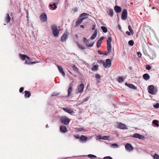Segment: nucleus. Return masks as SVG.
<instances>
[{
    "label": "nucleus",
    "mask_w": 159,
    "mask_h": 159,
    "mask_svg": "<svg viewBox=\"0 0 159 159\" xmlns=\"http://www.w3.org/2000/svg\"><path fill=\"white\" fill-rule=\"evenodd\" d=\"M39 18L42 22H45L47 20V16L45 13H42L40 16Z\"/></svg>",
    "instance_id": "obj_8"
},
{
    "label": "nucleus",
    "mask_w": 159,
    "mask_h": 159,
    "mask_svg": "<svg viewBox=\"0 0 159 159\" xmlns=\"http://www.w3.org/2000/svg\"><path fill=\"white\" fill-rule=\"evenodd\" d=\"M24 90V88L23 87H21L19 90V92L20 93H22L23 92Z\"/></svg>",
    "instance_id": "obj_51"
},
{
    "label": "nucleus",
    "mask_w": 159,
    "mask_h": 159,
    "mask_svg": "<svg viewBox=\"0 0 159 159\" xmlns=\"http://www.w3.org/2000/svg\"><path fill=\"white\" fill-rule=\"evenodd\" d=\"M62 109L64 110L66 112L70 114H72L74 113V111L73 110V109H72L70 107H66V108H62Z\"/></svg>",
    "instance_id": "obj_11"
},
{
    "label": "nucleus",
    "mask_w": 159,
    "mask_h": 159,
    "mask_svg": "<svg viewBox=\"0 0 159 159\" xmlns=\"http://www.w3.org/2000/svg\"><path fill=\"white\" fill-rule=\"evenodd\" d=\"M137 55L139 58L140 57H141L142 56V54L141 53L139 52H137Z\"/></svg>",
    "instance_id": "obj_49"
},
{
    "label": "nucleus",
    "mask_w": 159,
    "mask_h": 159,
    "mask_svg": "<svg viewBox=\"0 0 159 159\" xmlns=\"http://www.w3.org/2000/svg\"><path fill=\"white\" fill-rule=\"evenodd\" d=\"M11 20V17H10L9 14H7V16L5 18V20L7 23H9Z\"/></svg>",
    "instance_id": "obj_22"
},
{
    "label": "nucleus",
    "mask_w": 159,
    "mask_h": 159,
    "mask_svg": "<svg viewBox=\"0 0 159 159\" xmlns=\"http://www.w3.org/2000/svg\"><path fill=\"white\" fill-rule=\"evenodd\" d=\"M25 63L26 64H30V62H28L27 61H26Z\"/></svg>",
    "instance_id": "obj_61"
},
{
    "label": "nucleus",
    "mask_w": 159,
    "mask_h": 159,
    "mask_svg": "<svg viewBox=\"0 0 159 159\" xmlns=\"http://www.w3.org/2000/svg\"><path fill=\"white\" fill-rule=\"evenodd\" d=\"M57 66L59 70V72L62 74V75L64 76L65 75V73L63 71L62 67L61 66L59 65H57Z\"/></svg>",
    "instance_id": "obj_18"
},
{
    "label": "nucleus",
    "mask_w": 159,
    "mask_h": 159,
    "mask_svg": "<svg viewBox=\"0 0 159 159\" xmlns=\"http://www.w3.org/2000/svg\"><path fill=\"white\" fill-rule=\"evenodd\" d=\"M143 79L146 80H148L150 78L149 75L147 73L144 74H143Z\"/></svg>",
    "instance_id": "obj_21"
},
{
    "label": "nucleus",
    "mask_w": 159,
    "mask_h": 159,
    "mask_svg": "<svg viewBox=\"0 0 159 159\" xmlns=\"http://www.w3.org/2000/svg\"><path fill=\"white\" fill-rule=\"evenodd\" d=\"M74 136L76 139H79L80 138V136L78 134H75L74 135Z\"/></svg>",
    "instance_id": "obj_53"
},
{
    "label": "nucleus",
    "mask_w": 159,
    "mask_h": 159,
    "mask_svg": "<svg viewBox=\"0 0 159 159\" xmlns=\"http://www.w3.org/2000/svg\"><path fill=\"white\" fill-rule=\"evenodd\" d=\"M72 91V87H70L68 89V94L67 96V97H69L70 96L71 92Z\"/></svg>",
    "instance_id": "obj_27"
},
{
    "label": "nucleus",
    "mask_w": 159,
    "mask_h": 159,
    "mask_svg": "<svg viewBox=\"0 0 159 159\" xmlns=\"http://www.w3.org/2000/svg\"><path fill=\"white\" fill-rule=\"evenodd\" d=\"M91 70L93 71H97L98 70V65H95L92 68Z\"/></svg>",
    "instance_id": "obj_30"
},
{
    "label": "nucleus",
    "mask_w": 159,
    "mask_h": 159,
    "mask_svg": "<svg viewBox=\"0 0 159 159\" xmlns=\"http://www.w3.org/2000/svg\"><path fill=\"white\" fill-rule=\"evenodd\" d=\"M73 85V82H71L70 84V87H72Z\"/></svg>",
    "instance_id": "obj_63"
},
{
    "label": "nucleus",
    "mask_w": 159,
    "mask_h": 159,
    "mask_svg": "<svg viewBox=\"0 0 159 159\" xmlns=\"http://www.w3.org/2000/svg\"><path fill=\"white\" fill-rule=\"evenodd\" d=\"M81 142H85L87 139V137L84 135H81L79 139Z\"/></svg>",
    "instance_id": "obj_17"
},
{
    "label": "nucleus",
    "mask_w": 159,
    "mask_h": 159,
    "mask_svg": "<svg viewBox=\"0 0 159 159\" xmlns=\"http://www.w3.org/2000/svg\"><path fill=\"white\" fill-rule=\"evenodd\" d=\"M77 45L79 47V48L82 50H84L85 48V47L84 46H83L81 44L77 42Z\"/></svg>",
    "instance_id": "obj_28"
},
{
    "label": "nucleus",
    "mask_w": 159,
    "mask_h": 159,
    "mask_svg": "<svg viewBox=\"0 0 159 159\" xmlns=\"http://www.w3.org/2000/svg\"><path fill=\"white\" fill-rule=\"evenodd\" d=\"M95 25H93L92 26V30H94L95 29Z\"/></svg>",
    "instance_id": "obj_59"
},
{
    "label": "nucleus",
    "mask_w": 159,
    "mask_h": 159,
    "mask_svg": "<svg viewBox=\"0 0 159 159\" xmlns=\"http://www.w3.org/2000/svg\"><path fill=\"white\" fill-rule=\"evenodd\" d=\"M127 10L126 9H124L121 14V19L123 20H125L127 18Z\"/></svg>",
    "instance_id": "obj_9"
},
{
    "label": "nucleus",
    "mask_w": 159,
    "mask_h": 159,
    "mask_svg": "<svg viewBox=\"0 0 159 159\" xmlns=\"http://www.w3.org/2000/svg\"><path fill=\"white\" fill-rule=\"evenodd\" d=\"M51 27V30L54 36L56 37H58L60 30L57 29V25H52Z\"/></svg>",
    "instance_id": "obj_1"
},
{
    "label": "nucleus",
    "mask_w": 159,
    "mask_h": 159,
    "mask_svg": "<svg viewBox=\"0 0 159 159\" xmlns=\"http://www.w3.org/2000/svg\"><path fill=\"white\" fill-rule=\"evenodd\" d=\"M102 42L98 40L97 43V46L98 48H99L100 47Z\"/></svg>",
    "instance_id": "obj_38"
},
{
    "label": "nucleus",
    "mask_w": 159,
    "mask_h": 159,
    "mask_svg": "<svg viewBox=\"0 0 159 159\" xmlns=\"http://www.w3.org/2000/svg\"><path fill=\"white\" fill-rule=\"evenodd\" d=\"M119 147L118 144H117L116 143H114L113 144H112L111 145V148H118Z\"/></svg>",
    "instance_id": "obj_37"
},
{
    "label": "nucleus",
    "mask_w": 159,
    "mask_h": 159,
    "mask_svg": "<svg viewBox=\"0 0 159 159\" xmlns=\"http://www.w3.org/2000/svg\"><path fill=\"white\" fill-rule=\"evenodd\" d=\"M94 44V42L91 43L90 44L86 43V46L88 47H92Z\"/></svg>",
    "instance_id": "obj_42"
},
{
    "label": "nucleus",
    "mask_w": 159,
    "mask_h": 159,
    "mask_svg": "<svg viewBox=\"0 0 159 159\" xmlns=\"http://www.w3.org/2000/svg\"><path fill=\"white\" fill-rule=\"evenodd\" d=\"M73 68L74 69V70L76 71H78V68L76 67L75 66V65H74L73 66Z\"/></svg>",
    "instance_id": "obj_47"
},
{
    "label": "nucleus",
    "mask_w": 159,
    "mask_h": 159,
    "mask_svg": "<svg viewBox=\"0 0 159 159\" xmlns=\"http://www.w3.org/2000/svg\"><path fill=\"white\" fill-rule=\"evenodd\" d=\"M154 159H159V156L157 154H155L153 156Z\"/></svg>",
    "instance_id": "obj_44"
},
{
    "label": "nucleus",
    "mask_w": 159,
    "mask_h": 159,
    "mask_svg": "<svg viewBox=\"0 0 159 159\" xmlns=\"http://www.w3.org/2000/svg\"><path fill=\"white\" fill-rule=\"evenodd\" d=\"M133 137L135 138H137L142 140H144L145 138V137L138 133H135L133 135Z\"/></svg>",
    "instance_id": "obj_10"
},
{
    "label": "nucleus",
    "mask_w": 159,
    "mask_h": 159,
    "mask_svg": "<svg viewBox=\"0 0 159 159\" xmlns=\"http://www.w3.org/2000/svg\"><path fill=\"white\" fill-rule=\"evenodd\" d=\"M128 44L131 46H133L134 44V42L132 40H130L128 42Z\"/></svg>",
    "instance_id": "obj_39"
},
{
    "label": "nucleus",
    "mask_w": 159,
    "mask_h": 159,
    "mask_svg": "<svg viewBox=\"0 0 159 159\" xmlns=\"http://www.w3.org/2000/svg\"><path fill=\"white\" fill-rule=\"evenodd\" d=\"M125 85L130 88L133 89H136V87L132 84L127 83L126 82L125 83Z\"/></svg>",
    "instance_id": "obj_20"
},
{
    "label": "nucleus",
    "mask_w": 159,
    "mask_h": 159,
    "mask_svg": "<svg viewBox=\"0 0 159 159\" xmlns=\"http://www.w3.org/2000/svg\"><path fill=\"white\" fill-rule=\"evenodd\" d=\"M108 15L111 17H112L113 15L114 11L112 9H110L109 11L107 12Z\"/></svg>",
    "instance_id": "obj_25"
},
{
    "label": "nucleus",
    "mask_w": 159,
    "mask_h": 159,
    "mask_svg": "<svg viewBox=\"0 0 159 159\" xmlns=\"http://www.w3.org/2000/svg\"><path fill=\"white\" fill-rule=\"evenodd\" d=\"M68 34L66 33H64L63 35L61 37V42L65 41L67 39Z\"/></svg>",
    "instance_id": "obj_15"
},
{
    "label": "nucleus",
    "mask_w": 159,
    "mask_h": 159,
    "mask_svg": "<svg viewBox=\"0 0 159 159\" xmlns=\"http://www.w3.org/2000/svg\"><path fill=\"white\" fill-rule=\"evenodd\" d=\"M124 79L122 77L120 76L118 79V81L119 83H121L124 81Z\"/></svg>",
    "instance_id": "obj_33"
},
{
    "label": "nucleus",
    "mask_w": 159,
    "mask_h": 159,
    "mask_svg": "<svg viewBox=\"0 0 159 159\" xmlns=\"http://www.w3.org/2000/svg\"><path fill=\"white\" fill-rule=\"evenodd\" d=\"M78 10V9L77 7H75L74 8V9H73V11L74 12H76Z\"/></svg>",
    "instance_id": "obj_54"
},
{
    "label": "nucleus",
    "mask_w": 159,
    "mask_h": 159,
    "mask_svg": "<svg viewBox=\"0 0 159 159\" xmlns=\"http://www.w3.org/2000/svg\"><path fill=\"white\" fill-rule=\"evenodd\" d=\"M114 10L116 13H118L121 12V9L120 7L116 6L114 7Z\"/></svg>",
    "instance_id": "obj_19"
},
{
    "label": "nucleus",
    "mask_w": 159,
    "mask_h": 159,
    "mask_svg": "<svg viewBox=\"0 0 159 159\" xmlns=\"http://www.w3.org/2000/svg\"><path fill=\"white\" fill-rule=\"evenodd\" d=\"M146 69L148 70H149L151 69V67L150 65H146Z\"/></svg>",
    "instance_id": "obj_43"
},
{
    "label": "nucleus",
    "mask_w": 159,
    "mask_h": 159,
    "mask_svg": "<svg viewBox=\"0 0 159 159\" xmlns=\"http://www.w3.org/2000/svg\"><path fill=\"white\" fill-rule=\"evenodd\" d=\"M89 98V97H87L84 99V102H86L88 101Z\"/></svg>",
    "instance_id": "obj_52"
},
{
    "label": "nucleus",
    "mask_w": 159,
    "mask_h": 159,
    "mask_svg": "<svg viewBox=\"0 0 159 159\" xmlns=\"http://www.w3.org/2000/svg\"><path fill=\"white\" fill-rule=\"evenodd\" d=\"M89 14L86 13H83L80 15V17H86V18L88 17V16Z\"/></svg>",
    "instance_id": "obj_32"
},
{
    "label": "nucleus",
    "mask_w": 159,
    "mask_h": 159,
    "mask_svg": "<svg viewBox=\"0 0 159 159\" xmlns=\"http://www.w3.org/2000/svg\"><path fill=\"white\" fill-rule=\"evenodd\" d=\"M152 123L154 125H156L157 126H159V125L158 124V121L157 120H154L152 121Z\"/></svg>",
    "instance_id": "obj_34"
},
{
    "label": "nucleus",
    "mask_w": 159,
    "mask_h": 159,
    "mask_svg": "<svg viewBox=\"0 0 159 159\" xmlns=\"http://www.w3.org/2000/svg\"><path fill=\"white\" fill-rule=\"evenodd\" d=\"M60 130L61 132L65 133L67 131V129L66 126L61 125L60 127Z\"/></svg>",
    "instance_id": "obj_14"
},
{
    "label": "nucleus",
    "mask_w": 159,
    "mask_h": 159,
    "mask_svg": "<svg viewBox=\"0 0 159 159\" xmlns=\"http://www.w3.org/2000/svg\"><path fill=\"white\" fill-rule=\"evenodd\" d=\"M86 17H83L81 18H78L75 23V25L78 26L82 22L83 20L86 18Z\"/></svg>",
    "instance_id": "obj_13"
},
{
    "label": "nucleus",
    "mask_w": 159,
    "mask_h": 159,
    "mask_svg": "<svg viewBox=\"0 0 159 159\" xmlns=\"http://www.w3.org/2000/svg\"><path fill=\"white\" fill-rule=\"evenodd\" d=\"M25 98L27 97L28 98H29L30 95L31 93L29 91H25Z\"/></svg>",
    "instance_id": "obj_23"
},
{
    "label": "nucleus",
    "mask_w": 159,
    "mask_h": 159,
    "mask_svg": "<svg viewBox=\"0 0 159 159\" xmlns=\"http://www.w3.org/2000/svg\"><path fill=\"white\" fill-rule=\"evenodd\" d=\"M101 29L102 30L103 32L104 33H106L107 32V28L103 26H102L101 27Z\"/></svg>",
    "instance_id": "obj_31"
},
{
    "label": "nucleus",
    "mask_w": 159,
    "mask_h": 159,
    "mask_svg": "<svg viewBox=\"0 0 159 159\" xmlns=\"http://www.w3.org/2000/svg\"><path fill=\"white\" fill-rule=\"evenodd\" d=\"M19 57L23 61L25 60L26 58H27L28 59H30V57L26 55H23L22 54H20L19 55Z\"/></svg>",
    "instance_id": "obj_16"
},
{
    "label": "nucleus",
    "mask_w": 159,
    "mask_h": 159,
    "mask_svg": "<svg viewBox=\"0 0 159 159\" xmlns=\"http://www.w3.org/2000/svg\"><path fill=\"white\" fill-rule=\"evenodd\" d=\"M80 27H81L82 28H84V25H81L80 26Z\"/></svg>",
    "instance_id": "obj_64"
},
{
    "label": "nucleus",
    "mask_w": 159,
    "mask_h": 159,
    "mask_svg": "<svg viewBox=\"0 0 159 159\" xmlns=\"http://www.w3.org/2000/svg\"><path fill=\"white\" fill-rule=\"evenodd\" d=\"M88 157L91 158V159H93V158H96L97 157L94 155H92V154H89L88 155Z\"/></svg>",
    "instance_id": "obj_36"
},
{
    "label": "nucleus",
    "mask_w": 159,
    "mask_h": 159,
    "mask_svg": "<svg viewBox=\"0 0 159 159\" xmlns=\"http://www.w3.org/2000/svg\"><path fill=\"white\" fill-rule=\"evenodd\" d=\"M108 53H109L108 52H106L104 53H103V54L105 55H107V54Z\"/></svg>",
    "instance_id": "obj_60"
},
{
    "label": "nucleus",
    "mask_w": 159,
    "mask_h": 159,
    "mask_svg": "<svg viewBox=\"0 0 159 159\" xmlns=\"http://www.w3.org/2000/svg\"><path fill=\"white\" fill-rule=\"evenodd\" d=\"M126 33L128 35L130 36L131 35V33L130 32H129L128 31H127L126 32Z\"/></svg>",
    "instance_id": "obj_56"
},
{
    "label": "nucleus",
    "mask_w": 159,
    "mask_h": 159,
    "mask_svg": "<svg viewBox=\"0 0 159 159\" xmlns=\"http://www.w3.org/2000/svg\"><path fill=\"white\" fill-rule=\"evenodd\" d=\"M60 120L62 124L65 125H68L70 122V119L66 116H62Z\"/></svg>",
    "instance_id": "obj_2"
},
{
    "label": "nucleus",
    "mask_w": 159,
    "mask_h": 159,
    "mask_svg": "<svg viewBox=\"0 0 159 159\" xmlns=\"http://www.w3.org/2000/svg\"><path fill=\"white\" fill-rule=\"evenodd\" d=\"M103 159H112V158L110 156H107L104 157Z\"/></svg>",
    "instance_id": "obj_50"
},
{
    "label": "nucleus",
    "mask_w": 159,
    "mask_h": 159,
    "mask_svg": "<svg viewBox=\"0 0 159 159\" xmlns=\"http://www.w3.org/2000/svg\"><path fill=\"white\" fill-rule=\"evenodd\" d=\"M125 147L126 149L129 152H130L133 149V147L131 144L129 143H127L125 145Z\"/></svg>",
    "instance_id": "obj_12"
},
{
    "label": "nucleus",
    "mask_w": 159,
    "mask_h": 159,
    "mask_svg": "<svg viewBox=\"0 0 159 159\" xmlns=\"http://www.w3.org/2000/svg\"><path fill=\"white\" fill-rule=\"evenodd\" d=\"M128 28H129V31H130V32L131 33V34L132 35H133L134 34V31L132 30V29L130 25L129 26Z\"/></svg>",
    "instance_id": "obj_35"
},
{
    "label": "nucleus",
    "mask_w": 159,
    "mask_h": 159,
    "mask_svg": "<svg viewBox=\"0 0 159 159\" xmlns=\"http://www.w3.org/2000/svg\"><path fill=\"white\" fill-rule=\"evenodd\" d=\"M112 40V38L111 36L109 37L107 40V50L109 52H110L111 50V42Z\"/></svg>",
    "instance_id": "obj_5"
},
{
    "label": "nucleus",
    "mask_w": 159,
    "mask_h": 159,
    "mask_svg": "<svg viewBox=\"0 0 159 159\" xmlns=\"http://www.w3.org/2000/svg\"><path fill=\"white\" fill-rule=\"evenodd\" d=\"M116 127L121 129H127V128L126 126L124 124L121 123L117 122L116 123Z\"/></svg>",
    "instance_id": "obj_7"
},
{
    "label": "nucleus",
    "mask_w": 159,
    "mask_h": 159,
    "mask_svg": "<svg viewBox=\"0 0 159 159\" xmlns=\"http://www.w3.org/2000/svg\"><path fill=\"white\" fill-rule=\"evenodd\" d=\"M108 137H109L108 136H103L102 139L104 140H107L108 139Z\"/></svg>",
    "instance_id": "obj_48"
},
{
    "label": "nucleus",
    "mask_w": 159,
    "mask_h": 159,
    "mask_svg": "<svg viewBox=\"0 0 159 159\" xmlns=\"http://www.w3.org/2000/svg\"><path fill=\"white\" fill-rule=\"evenodd\" d=\"M95 77L96 78L98 79H100L101 78L100 75L98 74H96L95 75Z\"/></svg>",
    "instance_id": "obj_46"
},
{
    "label": "nucleus",
    "mask_w": 159,
    "mask_h": 159,
    "mask_svg": "<svg viewBox=\"0 0 159 159\" xmlns=\"http://www.w3.org/2000/svg\"><path fill=\"white\" fill-rule=\"evenodd\" d=\"M153 107L156 108H158L159 107V103H157L156 104L154 105Z\"/></svg>",
    "instance_id": "obj_45"
},
{
    "label": "nucleus",
    "mask_w": 159,
    "mask_h": 159,
    "mask_svg": "<svg viewBox=\"0 0 159 159\" xmlns=\"http://www.w3.org/2000/svg\"><path fill=\"white\" fill-rule=\"evenodd\" d=\"M84 84H81L78 86L76 90V93H82L84 90Z\"/></svg>",
    "instance_id": "obj_6"
},
{
    "label": "nucleus",
    "mask_w": 159,
    "mask_h": 159,
    "mask_svg": "<svg viewBox=\"0 0 159 159\" xmlns=\"http://www.w3.org/2000/svg\"><path fill=\"white\" fill-rule=\"evenodd\" d=\"M49 6L53 10H55L57 7V6L56 5V4L55 3H53L52 4H50L49 5Z\"/></svg>",
    "instance_id": "obj_29"
},
{
    "label": "nucleus",
    "mask_w": 159,
    "mask_h": 159,
    "mask_svg": "<svg viewBox=\"0 0 159 159\" xmlns=\"http://www.w3.org/2000/svg\"><path fill=\"white\" fill-rule=\"evenodd\" d=\"M98 52L99 54H101V55H102L103 54V52H102L99 50H98Z\"/></svg>",
    "instance_id": "obj_55"
},
{
    "label": "nucleus",
    "mask_w": 159,
    "mask_h": 159,
    "mask_svg": "<svg viewBox=\"0 0 159 159\" xmlns=\"http://www.w3.org/2000/svg\"><path fill=\"white\" fill-rule=\"evenodd\" d=\"M59 93L53 92L51 94V96L53 97L54 96H56L59 94Z\"/></svg>",
    "instance_id": "obj_41"
},
{
    "label": "nucleus",
    "mask_w": 159,
    "mask_h": 159,
    "mask_svg": "<svg viewBox=\"0 0 159 159\" xmlns=\"http://www.w3.org/2000/svg\"><path fill=\"white\" fill-rule=\"evenodd\" d=\"M97 30L96 29L94 31V32L93 34L90 37L91 39H94L96 37L97 35Z\"/></svg>",
    "instance_id": "obj_24"
},
{
    "label": "nucleus",
    "mask_w": 159,
    "mask_h": 159,
    "mask_svg": "<svg viewBox=\"0 0 159 159\" xmlns=\"http://www.w3.org/2000/svg\"><path fill=\"white\" fill-rule=\"evenodd\" d=\"M76 130L78 132H86L87 130L86 129H84L82 128H76Z\"/></svg>",
    "instance_id": "obj_26"
},
{
    "label": "nucleus",
    "mask_w": 159,
    "mask_h": 159,
    "mask_svg": "<svg viewBox=\"0 0 159 159\" xmlns=\"http://www.w3.org/2000/svg\"><path fill=\"white\" fill-rule=\"evenodd\" d=\"M83 41L86 45V43H88L89 42V40L86 38L84 37L83 39Z\"/></svg>",
    "instance_id": "obj_40"
},
{
    "label": "nucleus",
    "mask_w": 159,
    "mask_h": 159,
    "mask_svg": "<svg viewBox=\"0 0 159 159\" xmlns=\"http://www.w3.org/2000/svg\"><path fill=\"white\" fill-rule=\"evenodd\" d=\"M148 93L152 95H155L157 93V92L155 90L154 86L153 85H150L148 87Z\"/></svg>",
    "instance_id": "obj_4"
},
{
    "label": "nucleus",
    "mask_w": 159,
    "mask_h": 159,
    "mask_svg": "<svg viewBox=\"0 0 159 159\" xmlns=\"http://www.w3.org/2000/svg\"><path fill=\"white\" fill-rule=\"evenodd\" d=\"M98 139H102V137H103V136H102L101 135H99L98 136Z\"/></svg>",
    "instance_id": "obj_57"
},
{
    "label": "nucleus",
    "mask_w": 159,
    "mask_h": 159,
    "mask_svg": "<svg viewBox=\"0 0 159 159\" xmlns=\"http://www.w3.org/2000/svg\"><path fill=\"white\" fill-rule=\"evenodd\" d=\"M37 63V62H35V61H33V62H30V64H33L36 63Z\"/></svg>",
    "instance_id": "obj_62"
},
{
    "label": "nucleus",
    "mask_w": 159,
    "mask_h": 159,
    "mask_svg": "<svg viewBox=\"0 0 159 159\" xmlns=\"http://www.w3.org/2000/svg\"><path fill=\"white\" fill-rule=\"evenodd\" d=\"M104 39V37H101V38L98 40L100 41L101 42H102V41L103 40V39Z\"/></svg>",
    "instance_id": "obj_58"
},
{
    "label": "nucleus",
    "mask_w": 159,
    "mask_h": 159,
    "mask_svg": "<svg viewBox=\"0 0 159 159\" xmlns=\"http://www.w3.org/2000/svg\"><path fill=\"white\" fill-rule=\"evenodd\" d=\"M100 61L103 64L104 67L105 68L110 67L111 65V61L109 59H107L106 62L102 60H101Z\"/></svg>",
    "instance_id": "obj_3"
}]
</instances>
